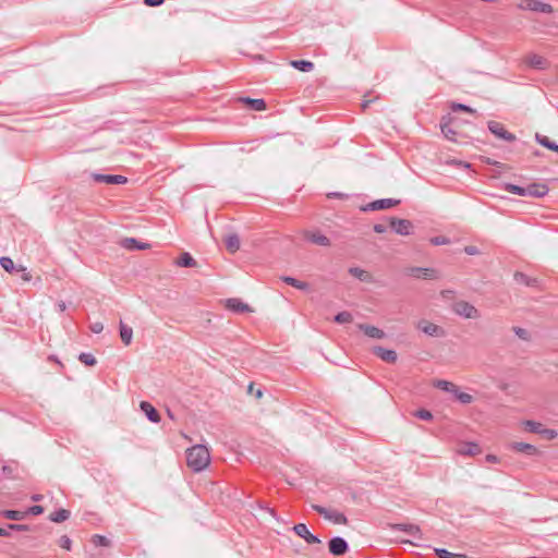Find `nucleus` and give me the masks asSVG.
Segmentation results:
<instances>
[{
  "label": "nucleus",
  "instance_id": "774afa93",
  "mask_svg": "<svg viewBox=\"0 0 558 558\" xmlns=\"http://www.w3.org/2000/svg\"><path fill=\"white\" fill-rule=\"evenodd\" d=\"M267 511H268L272 517H275V510H274V509H271V508H267Z\"/></svg>",
  "mask_w": 558,
  "mask_h": 558
},
{
  "label": "nucleus",
  "instance_id": "4d7b16f0",
  "mask_svg": "<svg viewBox=\"0 0 558 558\" xmlns=\"http://www.w3.org/2000/svg\"><path fill=\"white\" fill-rule=\"evenodd\" d=\"M131 243H132V246L131 247H136V248H140V250H143V248H146L148 245L147 244H137L136 240L134 239H130L129 240Z\"/></svg>",
  "mask_w": 558,
  "mask_h": 558
},
{
  "label": "nucleus",
  "instance_id": "e2e57ef3",
  "mask_svg": "<svg viewBox=\"0 0 558 558\" xmlns=\"http://www.w3.org/2000/svg\"><path fill=\"white\" fill-rule=\"evenodd\" d=\"M2 472H3L4 474H7V475H11L12 470H11V468H10V466L4 465V466L2 468Z\"/></svg>",
  "mask_w": 558,
  "mask_h": 558
},
{
  "label": "nucleus",
  "instance_id": "8fccbe9b",
  "mask_svg": "<svg viewBox=\"0 0 558 558\" xmlns=\"http://www.w3.org/2000/svg\"><path fill=\"white\" fill-rule=\"evenodd\" d=\"M452 110L453 111L460 110V111H465V112H470V113L474 112V110L471 107L463 105V104H454L452 106Z\"/></svg>",
  "mask_w": 558,
  "mask_h": 558
},
{
  "label": "nucleus",
  "instance_id": "a878e982",
  "mask_svg": "<svg viewBox=\"0 0 558 558\" xmlns=\"http://www.w3.org/2000/svg\"><path fill=\"white\" fill-rule=\"evenodd\" d=\"M0 514L8 520L20 521L26 518L27 512L20 510H2Z\"/></svg>",
  "mask_w": 558,
  "mask_h": 558
},
{
  "label": "nucleus",
  "instance_id": "5fc2aeb1",
  "mask_svg": "<svg viewBox=\"0 0 558 558\" xmlns=\"http://www.w3.org/2000/svg\"><path fill=\"white\" fill-rule=\"evenodd\" d=\"M373 229L376 233H385L387 231V226L384 223H376Z\"/></svg>",
  "mask_w": 558,
  "mask_h": 558
},
{
  "label": "nucleus",
  "instance_id": "f257e3e1",
  "mask_svg": "<svg viewBox=\"0 0 558 558\" xmlns=\"http://www.w3.org/2000/svg\"><path fill=\"white\" fill-rule=\"evenodd\" d=\"M187 466L194 472L205 470L210 463V453L206 446L195 445L186 450Z\"/></svg>",
  "mask_w": 558,
  "mask_h": 558
},
{
  "label": "nucleus",
  "instance_id": "dca6fc26",
  "mask_svg": "<svg viewBox=\"0 0 558 558\" xmlns=\"http://www.w3.org/2000/svg\"><path fill=\"white\" fill-rule=\"evenodd\" d=\"M525 63L536 70H545L548 68V61L536 53H531L525 58Z\"/></svg>",
  "mask_w": 558,
  "mask_h": 558
},
{
  "label": "nucleus",
  "instance_id": "bf43d9fd",
  "mask_svg": "<svg viewBox=\"0 0 558 558\" xmlns=\"http://www.w3.org/2000/svg\"><path fill=\"white\" fill-rule=\"evenodd\" d=\"M328 197L343 198L344 194L339 193V192H335V193L328 194Z\"/></svg>",
  "mask_w": 558,
  "mask_h": 558
},
{
  "label": "nucleus",
  "instance_id": "58836bf2",
  "mask_svg": "<svg viewBox=\"0 0 558 558\" xmlns=\"http://www.w3.org/2000/svg\"><path fill=\"white\" fill-rule=\"evenodd\" d=\"M440 129H441V133L444 134V136L449 140V141H452V142H456V131H453V129L450 126L449 123H441L440 124Z\"/></svg>",
  "mask_w": 558,
  "mask_h": 558
},
{
  "label": "nucleus",
  "instance_id": "6e6552de",
  "mask_svg": "<svg viewBox=\"0 0 558 558\" xmlns=\"http://www.w3.org/2000/svg\"><path fill=\"white\" fill-rule=\"evenodd\" d=\"M400 203L399 199L395 198H381L374 202L368 203L364 207H362V210L364 211H375V210H384L388 208H392L397 206Z\"/></svg>",
  "mask_w": 558,
  "mask_h": 558
},
{
  "label": "nucleus",
  "instance_id": "69168bd1",
  "mask_svg": "<svg viewBox=\"0 0 558 558\" xmlns=\"http://www.w3.org/2000/svg\"><path fill=\"white\" fill-rule=\"evenodd\" d=\"M41 498H43V496H41V495H34V496H32V499H33L34 501H39V500H41Z\"/></svg>",
  "mask_w": 558,
  "mask_h": 558
},
{
  "label": "nucleus",
  "instance_id": "603ef678",
  "mask_svg": "<svg viewBox=\"0 0 558 558\" xmlns=\"http://www.w3.org/2000/svg\"><path fill=\"white\" fill-rule=\"evenodd\" d=\"M539 435H543L544 437H546L547 439L550 440V439H555L558 434L554 429L543 428V432Z\"/></svg>",
  "mask_w": 558,
  "mask_h": 558
},
{
  "label": "nucleus",
  "instance_id": "7ed1b4c3",
  "mask_svg": "<svg viewBox=\"0 0 558 558\" xmlns=\"http://www.w3.org/2000/svg\"><path fill=\"white\" fill-rule=\"evenodd\" d=\"M390 228L400 235H409L412 233L413 225L408 219L392 217L389 219Z\"/></svg>",
  "mask_w": 558,
  "mask_h": 558
},
{
  "label": "nucleus",
  "instance_id": "e433bc0d",
  "mask_svg": "<svg viewBox=\"0 0 558 558\" xmlns=\"http://www.w3.org/2000/svg\"><path fill=\"white\" fill-rule=\"evenodd\" d=\"M0 265L5 271H8L10 274H12L16 270L15 265L11 257H8V256L0 257Z\"/></svg>",
  "mask_w": 558,
  "mask_h": 558
},
{
  "label": "nucleus",
  "instance_id": "4468645a",
  "mask_svg": "<svg viewBox=\"0 0 558 558\" xmlns=\"http://www.w3.org/2000/svg\"><path fill=\"white\" fill-rule=\"evenodd\" d=\"M226 307L234 313H248L252 308L248 304L244 303L241 299L231 298L226 301Z\"/></svg>",
  "mask_w": 558,
  "mask_h": 558
},
{
  "label": "nucleus",
  "instance_id": "c9c22d12",
  "mask_svg": "<svg viewBox=\"0 0 558 558\" xmlns=\"http://www.w3.org/2000/svg\"><path fill=\"white\" fill-rule=\"evenodd\" d=\"M525 429L530 433L541 434L543 432V425L535 421H524L523 422Z\"/></svg>",
  "mask_w": 558,
  "mask_h": 558
},
{
  "label": "nucleus",
  "instance_id": "bb28decb",
  "mask_svg": "<svg viewBox=\"0 0 558 558\" xmlns=\"http://www.w3.org/2000/svg\"><path fill=\"white\" fill-rule=\"evenodd\" d=\"M535 140L539 145L546 147L549 150L558 153V144L551 142L547 136L536 133Z\"/></svg>",
  "mask_w": 558,
  "mask_h": 558
},
{
  "label": "nucleus",
  "instance_id": "c03bdc74",
  "mask_svg": "<svg viewBox=\"0 0 558 558\" xmlns=\"http://www.w3.org/2000/svg\"><path fill=\"white\" fill-rule=\"evenodd\" d=\"M413 415L423 421H432L433 420L432 412L426 409L416 410L415 412H413Z\"/></svg>",
  "mask_w": 558,
  "mask_h": 558
},
{
  "label": "nucleus",
  "instance_id": "052dcab7",
  "mask_svg": "<svg viewBox=\"0 0 558 558\" xmlns=\"http://www.w3.org/2000/svg\"><path fill=\"white\" fill-rule=\"evenodd\" d=\"M58 308H59V311H60V312H64V311H65V308H66L65 303H64L63 301H60V302L58 303Z\"/></svg>",
  "mask_w": 558,
  "mask_h": 558
},
{
  "label": "nucleus",
  "instance_id": "a19ab883",
  "mask_svg": "<svg viewBox=\"0 0 558 558\" xmlns=\"http://www.w3.org/2000/svg\"><path fill=\"white\" fill-rule=\"evenodd\" d=\"M352 319H353L352 314L347 311L340 312L335 316V322L338 324L351 323Z\"/></svg>",
  "mask_w": 558,
  "mask_h": 558
},
{
  "label": "nucleus",
  "instance_id": "6ab92c4d",
  "mask_svg": "<svg viewBox=\"0 0 558 558\" xmlns=\"http://www.w3.org/2000/svg\"><path fill=\"white\" fill-rule=\"evenodd\" d=\"M95 180L107 184H124L128 181L126 177L120 174H95Z\"/></svg>",
  "mask_w": 558,
  "mask_h": 558
},
{
  "label": "nucleus",
  "instance_id": "f704fd0d",
  "mask_svg": "<svg viewBox=\"0 0 558 558\" xmlns=\"http://www.w3.org/2000/svg\"><path fill=\"white\" fill-rule=\"evenodd\" d=\"M435 554L438 558H468L464 554L450 553L445 548H435Z\"/></svg>",
  "mask_w": 558,
  "mask_h": 558
},
{
  "label": "nucleus",
  "instance_id": "473e14b6",
  "mask_svg": "<svg viewBox=\"0 0 558 558\" xmlns=\"http://www.w3.org/2000/svg\"><path fill=\"white\" fill-rule=\"evenodd\" d=\"M90 542L96 547H109L111 545L110 539L100 534H94L90 538Z\"/></svg>",
  "mask_w": 558,
  "mask_h": 558
},
{
  "label": "nucleus",
  "instance_id": "b1692460",
  "mask_svg": "<svg viewBox=\"0 0 558 558\" xmlns=\"http://www.w3.org/2000/svg\"><path fill=\"white\" fill-rule=\"evenodd\" d=\"M225 244L230 253H235L240 248V238L238 234H228L225 239Z\"/></svg>",
  "mask_w": 558,
  "mask_h": 558
},
{
  "label": "nucleus",
  "instance_id": "2eb2a0df",
  "mask_svg": "<svg viewBox=\"0 0 558 558\" xmlns=\"http://www.w3.org/2000/svg\"><path fill=\"white\" fill-rule=\"evenodd\" d=\"M304 239L319 246L330 245V240L318 231H305Z\"/></svg>",
  "mask_w": 558,
  "mask_h": 558
},
{
  "label": "nucleus",
  "instance_id": "49530a36",
  "mask_svg": "<svg viewBox=\"0 0 558 558\" xmlns=\"http://www.w3.org/2000/svg\"><path fill=\"white\" fill-rule=\"evenodd\" d=\"M59 545L61 548L70 550L72 546V541L68 535H62L59 539Z\"/></svg>",
  "mask_w": 558,
  "mask_h": 558
},
{
  "label": "nucleus",
  "instance_id": "f03ea898",
  "mask_svg": "<svg viewBox=\"0 0 558 558\" xmlns=\"http://www.w3.org/2000/svg\"><path fill=\"white\" fill-rule=\"evenodd\" d=\"M312 508L317 513H319L325 519L331 521L335 524H347L348 523L347 517L343 513L339 512V511L329 510V509H327V508H325L323 506H319V505H313Z\"/></svg>",
  "mask_w": 558,
  "mask_h": 558
},
{
  "label": "nucleus",
  "instance_id": "423d86ee",
  "mask_svg": "<svg viewBox=\"0 0 558 558\" xmlns=\"http://www.w3.org/2000/svg\"><path fill=\"white\" fill-rule=\"evenodd\" d=\"M487 128L498 138H501L509 143L515 141V135L508 132L500 122L489 121Z\"/></svg>",
  "mask_w": 558,
  "mask_h": 558
},
{
  "label": "nucleus",
  "instance_id": "864d4df0",
  "mask_svg": "<svg viewBox=\"0 0 558 558\" xmlns=\"http://www.w3.org/2000/svg\"><path fill=\"white\" fill-rule=\"evenodd\" d=\"M89 329L94 333H100L104 330V324L101 322H95L90 324Z\"/></svg>",
  "mask_w": 558,
  "mask_h": 558
},
{
  "label": "nucleus",
  "instance_id": "f3484780",
  "mask_svg": "<svg viewBox=\"0 0 558 558\" xmlns=\"http://www.w3.org/2000/svg\"><path fill=\"white\" fill-rule=\"evenodd\" d=\"M417 328L420 330H422L424 333L432 336V337H439V336H444V333H445L444 330L439 326H437L433 323H428L426 320L420 322L417 325Z\"/></svg>",
  "mask_w": 558,
  "mask_h": 558
},
{
  "label": "nucleus",
  "instance_id": "338daca9",
  "mask_svg": "<svg viewBox=\"0 0 558 558\" xmlns=\"http://www.w3.org/2000/svg\"><path fill=\"white\" fill-rule=\"evenodd\" d=\"M454 163H458V165L464 166V167H466V168H469V167H470V165H469V163H464V162H462V161H454Z\"/></svg>",
  "mask_w": 558,
  "mask_h": 558
},
{
  "label": "nucleus",
  "instance_id": "39448f33",
  "mask_svg": "<svg viewBox=\"0 0 558 558\" xmlns=\"http://www.w3.org/2000/svg\"><path fill=\"white\" fill-rule=\"evenodd\" d=\"M453 311L457 315L464 318H477L480 316L477 308L465 301L457 302Z\"/></svg>",
  "mask_w": 558,
  "mask_h": 558
},
{
  "label": "nucleus",
  "instance_id": "13d9d810",
  "mask_svg": "<svg viewBox=\"0 0 558 558\" xmlns=\"http://www.w3.org/2000/svg\"><path fill=\"white\" fill-rule=\"evenodd\" d=\"M464 252L469 255H474L477 253V248L475 246H465Z\"/></svg>",
  "mask_w": 558,
  "mask_h": 558
},
{
  "label": "nucleus",
  "instance_id": "4c0bfd02",
  "mask_svg": "<svg viewBox=\"0 0 558 558\" xmlns=\"http://www.w3.org/2000/svg\"><path fill=\"white\" fill-rule=\"evenodd\" d=\"M453 396L458 401H460L463 404H469L473 401V396L468 392L460 391L459 387H457L456 392H453Z\"/></svg>",
  "mask_w": 558,
  "mask_h": 558
},
{
  "label": "nucleus",
  "instance_id": "c756f323",
  "mask_svg": "<svg viewBox=\"0 0 558 558\" xmlns=\"http://www.w3.org/2000/svg\"><path fill=\"white\" fill-rule=\"evenodd\" d=\"M291 65L302 72H310L314 69V63L307 60H293Z\"/></svg>",
  "mask_w": 558,
  "mask_h": 558
},
{
  "label": "nucleus",
  "instance_id": "3c124183",
  "mask_svg": "<svg viewBox=\"0 0 558 558\" xmlns=\"http://www.w3.org/2000/svg\"><path fill=\"white\" fill-rule=\"evenodd\" d=\"M513 331H514V333H515L519 338H521V339H523V340H527V339H529V332H527L525 329H523V328H521V327H514V328H513Z\"/></svg>",
  "mask_w": 558,
  "mask_h": 558
},
{
  "label": "nucleus",
  "instance_id": "c85d7f7f",
  "mask_svg": "<svg viewBox=\"0 0 558 558\" xmlns=\"http://www.w3.org/2000/svg\"><path fill=\"white\" fill-rule=\"evenodd\" d=\"M242 101L247 104L251 109L255 111H263L266 109V102L264 99L243 98Z\"/></svg>",
  "mask_w": 558,
  "mask_h": 558
},
{
  "label": "nucleus",
  "instance_id": "a18cd8bd",
  "mask_svg": "<svg viewBox=\"0 0 558 558\" xmlns=\"http://www.w3.org/2000/svg\"><path fill=\"white\" fill-rule=\"evenodd\" d=\"M514 280L518 283H522V284H525V286H532L535 282L534 279L529 278L526 275H524L522 272H515L514 274Z\"/></svg>",
  "mask_w": 558,
  "mask_h": 558
},
{
  "label": "nucleus",
  "instance_id": "9d476101",
  "mask_svg": "<svg viewBox=\"0 0 558 558\" xmlns=\"http://www.w3.org/2000/svg\"><path fill=\"white\" fill-rule=\"evenodd\" d=\"M349 550L347 541L340 536H336L329 541V551L335 556H342Z\"/></svg>",
  "mask_w": 558,
  "mask_h": 558
},
{
  "label": "nucleus",
  "instance_id": "20e7f679",
  "mask_svg": "<svg viewBox=\"0 0 558 558\" xmlns=\"http://www.w3.org/2000/svg\"><path fill=\"white\" fill-rule=\"evenodd\" d=\"M520 10H529L542 13H551L553 7L538 0H523L518 4Z\"/></svg>",
  "mask_w": 558,
  "mask_h": 558
},
{
  "label": "nucleus",
  "instance_id": "de8ad7c7",
  "mask_svg": "<svg viewBox=\"0 0 558 558\" xmlns=\"http://www.w3.org/2000/svg\"><path fill=\"white\" fill-rule=\"evenodd\" d=\"M449 242H450V240L442 235L434 236L430 239V243L433 245H445V244H448Z\"/></svg>",
  "mask_w": 558,
  "mask_h": 558
},
{
  "label": "nucleus",
  "instance_id": "ea45409f",
  "mask_svg": "<svg viewBox=\"0 0 558 558\" xmlns=\"http://www.w3.org/2000/svg\"><path fill=\"white\" fill-rule=\"evenodd\" d=\"M349 272L361 281H367L369 277L367 271L359 267H351Z\"/></svg>",
  "mask_w": 558,
  "mask_h": 558
},
{
  "label": "nucleus",
  "instance_id": "680f3d73",
  "mask_svg": "<svg viewBox=\"0 0 558 558\" xmlns=\"http://www.w3.org/2000/svg\"><path fill=\"white\" fill-rule=\"evenodd\" d=\"M486 460L489 461V462H494V463L498 461L497 457L494 456V454H488L486 457Z\"/></svg>",
  "mask_w": 558,
  "mask_h": 558
},
{
  "label": "nucleus",
  "instance_id": "7c9ffc66",
  "mask_svg": "<svg viewBox=\"0 0 558 558\" xmlns=\"http://www.w3.org/2000/svg\"><path fill=\"white\" fill-rule=\"evenodd\" d=\"M434 386L440 390H444V391H447V392H450L453 395V392H456V389H457V385H454L453 383L451 381H448V380H444V379H439V380H436L434 383Z\"/></svg>",
  "mask_w": 558,
  "mask_h": 558
},
{
  "label": "nucleus",
  "instance_id": "37998d69",
  "mask_svg": "<svg viewBox=\"0 0 558 558\" xmlns=\"http://www.w3.org/2000/svg\"><path fill=\"white\" fill-rule=\"evenodd\" d=\"M525 186H520V185H515V184H512V183H507L505 185V190L507 192H510L512 194H515V195H520V196H524V190Z\"/></svg>",
  "mask_w": 558,
  "mask_h": 558
},
{
  "label": "nucleus",
  "instance_id": "0eeeda50",
  "mask_svg": "<svg viewBox=\"0 0 558 558\" xmlns=\"http://www.w3.org/2000/svg\"><path fill=\"white\" fill-rule=\"evenodd\" d=\"M390 529L393 531H401L404 532L412 537H414L416 541L423 539V533L418 525L412 524V523H395L390 524Z\"/></svg>",
  "mask_w": 558,
  "mask_h": 558
},
{
  "label": "nucleus",
  "instance_id": "0e129e2a",
  "mask_svg": "<svg viewBox=\"0 0 558 558\" xmlns=\"http://www.w3.org/2000/svg\"><path fill=\"white\" fill-rule=\"evenodd\" d=\"M372 101H373V100H364V101L362 102V105H361V106H362V108H363V110H365V109L369 106V104H371Z\"/></svg>",
  "mask_w": 558,
  "mask_h": 558
},
{
  "label": "nucleus",
  "instance_id": "aec40b11",
  "mask_svg": "<svg viewBox=\"0 0 558 558\" xmlns=\"http://www.w3.org/2000/svg\"><path fill=\"white\" fill-rule=\"evenodd\" d=\"M141 410L146 414L147 418L153 423H159L161 417L158 411L148 402L142 401L140 404Z\"/></svg>",
  "mask_w": 558,
  "mask_h": 558
},
{
  "label": "nucleus",
  "instance_id": "6e6d98bb",
  "mask_svg": "<svg viewBox=\"0 0 558 558\" xmlns=\"http://www.w3.org/2000/svg\"><path fill=\"white\" fill-rule=\"evenodd\" d=\"M165 0H144V3L148 7H158L163 3Z\"/></svg>",
  "mask_w": 558,
  "mask_h": 558
},
{
  "label": "nucleus",
  "instance_id": "09e8293b",
  "mask_svg": "<svg viewBox=\"0 0 558 558\" xmlns=\"http://www.w3.org/2000/svg\"><path fill=\"white\" fill-rule=\"evenodd\" d=\"M24 512H27V515L28 514L39 515V514H41L44 512V508L41 506L35 505V506L29 507Z\"/></svg>",
  "mask_w": 558,
  "mask_h": 558
},
{
  "label": "nucleus",
  "instance_id": "4be33fe9",
  "mask_svg": "<svg viewBox=\"0 0 558 558\" xmlns=\"http://www.w3.org/2000/svg\"><path fill=\"white\" fill-rule=\"evenodd\" d=\"M119 329L121 341L125 345H130L133 339V329L125 325L123 322H120Z\"/></svg>",
  "mask_w": 558,
  "mask_h": 558
},
{
  "label": "nucleus",
  "instance_id": "72a5a7b5",
  "mask_svg": "<svg viewBox=\"0 0 558 558\" xmlns=\"http://www.w3.org/2000/svg\"><path fill=\"white\" fill-rule=\"evenodd\" d=\"M459 452L464 456H476L481 452V449L478 445L469 442L462 449H460Z\"/></svg>",
  "mask_w": 558,
  "mask_h": 558
},
{
  "label": "nucleus",
  "instance_id": "412c9836",
  "mask_svg": "<svg viewBox=\"0 0 558 558\" xmlns=\"http://www.w3.org/2000/svg\"><path fill=\"white\" fill-rule=\"evenodd\" d=\"M357 327L369 338L381 339L385 337V332L375 326L367 325V324H359Z\"/></svg>",
  "mask_w": 558,
  "mask_h": 558
},
{
  "label": "nucleus",
  "instance_id": "9b49d317",
  "mask_svg": "<svg viewBox=\"0 0 558 558\" xmlns=\"http://www.w3.org/2000/svg\"><path fill=\"white\" fill-rule=\"evenodd\" d=\"M524 196L541 198L547 195L549 189L544 183H531L524 187Z\"/></svg>",
  "mask_w": 558,
  "mask_h": 558
},
{
  "label": "nucleus",
  "instance_id": "f8f14e48",
  "mask_svg": "<svg viewBox=\"0 0 558 558\" xmlns=\"http://www.w3.org/2000/svg\"><path fill=\"white\" fill-rule=\"evenodd\" d=\"M293 531L298 536L302 537L307 544L320 543V539L316 535L312 534L308 531L306 524H304V523L295 524L293 526Z\"/></svg>",
  "mask_w": 558,
  "mask_h": 558
},
{
  "label": "nucleus",
  "instance_id": "a211bd4d",
  "mask_svg": "<svg viewBox=\"0 0 558 558\" xmlns=\"http://www.w3.org/2000/svg\"><path fill=\"white\" fill-rule=\"evenodd\" d=\"M374 354H376L379 359L387 363H395L398 359L397 352L395 350L385 349L383 347H375L373 349Z\"/></svg>",
  "mask_w": 558,
  "mask_h": 558
},
{
  "label": "nucleus",
  "instance_id": "79ce46f5",
  "mask_svg": "<svg viewBox=\"0 0 558 558\" xmlns=\"http://www.w3.org/2000/svg\"><path fill=\"white\" fill-rule=\"evenodd\" d=\"M78 360H80V362L84 363L87 366H94L97 363V361L93 354L85 353V352H83L78 355Z\"/></svg>",
  "mask_w": 558,
  "mask_h": 558
},
{
  "label": "nucleus",
  "instance_id": "cd10ccee",
  "mask_svg": "<svg viewBox=\"0 0 558 558\" xmlns=\"http://www.w3.org/2000/svg\"><path fill=\"white\" fill-rule=\"evenodd\" d=\"M70 511L66 510V509H59L52 513H50L49 515V520L54 522V523H61V522H64L65 520H68L70 518Z\"/></svg>",
  "mask_w": 558,
  "mask_h": 558
},
{
  "label": "nucleus",
  "instance_id": "1a4fd4ad",
  "mask_svg": "<svg viewBox=\"0 0 558 558\" xmlns=\"http://www.w3.org/2000/svg\"><path fill=\"white\" fill-rule=\"evenodd\" d=\"M408 275L418 279H438L439 272L434 268L412 267L408 269Z\"/></svg>",
  "mask_w": 558,
  "mask_h": 558
},
{
  "label": "nucleus",
  "instance_id": "ddd939ff",
  "mask_svg": "<svg viewBox=\"0 0 558 558\" xmlns=\"http://www.w3.org/2000/svg\"><path fill=\"white\" fill-rule=\"evenodd\" d=\"M508 448L515 452H521L526 456H537L539 453L538 449L531 444L513 441L508 445Z\"/></svg>",
  "mask_w": 558,
  "mask_h": 558
},
{
  "label": "nucleus",
  "instance_id": "393cba45",
  "mask_svg": "<svg viewBox=\"0 0 558 558\" xmlns=\"http://www.w3.org/2000/svg\"><path fill=\"white\" fill-rule=\"evenodd\" d=\"M175 265L179 267H195L197 263L190 253L184 252L175 260Z\"/></svg>",
  "mask_w": 558,
  "mask_h": 558
},
{
  "label": "nucleus",
  "instance_id": "2f4dec72",
  "mask_svg": "<svg viewBox=\"0 0 558 558\" xmlns=\"http://www.w3.org/2000/svg\"><path fill=\"white\" fill-rule=\"evenodd\" d=\"M282 280L287 284H289V286H291L293 288H296L299 290H307L308 289V283L307 282L298 280V279H295L293 277L286 276V277H282Z\"/></svg>",
  "mask_w": 558,
  "mask_h": 558
},
{
  "label": "nucleus",
  "instance_id": "5701e85b",
  "mask_svg": "<svg viewBox=\"0 0 558 558\" xmlns=\"http://www.w3.org/2000/svg\"><path fill=\"white\" fill-rule=\"evenodd\" d=\"M31 527L26 524H16V523H10L8 524V527H0V536L8 537L10 536V532L17 531V532H27Z\"/></svg>",
  "mask_w": 558,
  "mask_h": 558
}]
</instances>
